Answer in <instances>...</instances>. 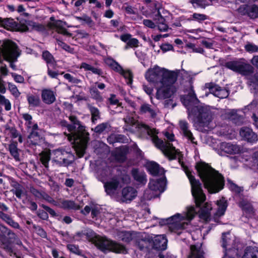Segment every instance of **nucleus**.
Masks as SVG:
<instances>
[{"label": "nucleus", "instance_id": "37998d69", "mask_svg": "<svg viewBox=\"0 0 258 258\" xmlns=\"http://www.w3.org/2000/svg\"><path fill=\"white\" fill-rule=\"evenodd\" d=\"M27 99L29 105L31 107H38L40 105L41 101L38 95H28Z\"/></svg>", "mask_w": 258, "mask_h": 258}, {"label": "nucleus", "instance_id": "603ef678", "mask_svg": "<svg viewBox=\"0 0 258 258\" xmlns=\"http://www.w3.org/2000/svg\"><path fill=\"white\" fill-rule=\"evenodd\" d=\"M68 249L72 253L77 254L78 255H82V251L79 249L78 245L69 244L67 245Z\"/></svg>", "mask_w": 258, "mask_h": 258}, {"label": "nucleus", "instance_id": "052dcab7", "mask_svg": "<svg viewBox=\"0 0 258 258\" xmlns=\"http://www.w3.org/2000/svg\"><path fill=\"white\" fill-rule=\"evenodd\" d=\"M8 88L9 90L14 96L17 98L20 96V93L19 92L17 87L15 85L11 83H9Z\"/></svg>", "mask_w": 258, "mask_h": 258}, {"label": "nucleus", "instance_id": "ea45409f", "mask_svg": "<svg viewBox=\"0 0 258 258\" xmlns=\"http://www.w3.org/2000/svg\"><path fill=\"white\" fill-rule=\"evenodd\" d=\"M9 150L11 155L13 157L15 160L17 161H20V154L19 153V150L17 148V143L13 142L9 145Z\"/></svg>", "mask_w": 258, "mask_h": 258}, {"label": "nucleus", "instance_id": "f03ea898", "mask_svg": "<svg viewBox=\"0 0 258 258\" xmlns=\"http://www.w3.org/2000/svg\"><path fill=\"white\" fill-rule=\"evenodd\" d=\"M177 80V75L175 76L173 82L168 80L156 88V98L158 100H163V104L165 108H174L177 105L176 88L173 84Z\"/></svg>", "mask_w": 258, "mask_h": 258}, {"label": "nucleus", "instance_id": "39448f33", "mask_svg": "<svg viewBox=\"0 0 258 258\" xmlns=\"http://www.w3.org/2000/svg\"><path fill=\"white\" fill-rule=\"evenodd\" d=\"M176 75L174 72L157 67L149 69L145 74V78L148 82L158 86L165 83L168 80L169 82H173Z\"/></svg>", "mask_w": 258, "mask_h": 258}, {"label": "nucleus", "instance_id": "a211bd4d", "mask_svg": "<svg viewBox=\"0 0 258 258\" xmlns=\"http://www.w3.org/2000/svg\"><path fill=\"white\" fill-rule=\"evenodd\" d=\"M104 187L107 195L114 196L119 187V179L117 177L113 176L109 181L105 182Z\"/></svg>", "mask_w": 258, "mask_h": 258}, {"label": "nucleus", "instance_id": "c03bdc74", "mask_svg": "<svg viewBox=\"0 0 258 258\" xmlns=\"http://www.w3.org/2000/svg\"><path fill=\"white\" fill-rule=\"evenodd\" d=\"M42 57L45 61L47 66L48 64L55 65L56 63L53 56L48 50H44L42 52Z\"/></svg>", "mask_w": 258, "mask_h": 258}, {"label": "nucleus", "instance_id": "9b49d317", "mask_svg": "<svg viewBox=\"0 0 258 258\" xmlns=\"http://www.w3.org/2000/svg\"><path fill=\"white\" fill-rule=\"evenodd\" d=\"M53 156L52 161L60 166H68L72 164L73 161L69 159H74L73 154L62 149H57L52 152Z\"/></svg>", "mask_w": 258, "mask_h": 258}, {"label": "nucleus", "instance_id": "69168bd1", "mask_svg": "<svg viewBox=\"0 0 258 258\" xmlns=\"http://www.w3.org/2000/svg\"><path fill=\"white\" fill-rule=\"evenodd\" d=\"M27 24L31 27L32 29L38 31H41L43 28L42 25L33 21H29Z\"/></svg>", "mask_w": 258, "mask_h": 258}, {"label": "nucleus", "instance_id": "a18cd8bd", "mask_svg": "<svg viewBox=\"0 0 258 258\" xmlns=\"http://www.w3.org/2000/svg\"><path fill=\"white\" fill-rule=\"evenodd\" d=\"M191 256L192 258H205L204 252L200 247L191 245L190 247Z\"/></svg>", "mask_w": 258, "mask_h": 258}, {"label": "nucleus", "instance_id": "c756f323", "mask_svg": "<svg viewBox=\"0 0 258 258\" xmlns=\"http://www.w3.org/2000/svg\"><path fill=\"white\" fill-rule=\"evenodd\" d=\"M153 4L154 7V9L152 10L153 13H155L157 12V14H156L154 17V20L158 24L165 23V19L161 15L160 12V9L161 7L160 4L158 2H154Z\"/></svg>", "mask_w": 258, "mask_h": 258}, {"label": "nucleus", "instance_id": "bf43d9fd", "mask_svg": "<svg viewBox=\"0 0 258 258\" xmlns=\"http://www.w3.org/2000/svg\"><path fill=\"white\" fill-rule=\"evenodd\" d=\"M189 2L195 8H204L208 5L206 2L204 0H189Z\"/></svg>", "mask_w": 258, "mask_h": 258}, {"label": "nucleus", "instance_id": "2eb2a0df", "mask_svg": "<svg viewBox=\"0 0 258 258\" xmlns=\"http://www.w3.org/2000/svg\"><path fill=\"white\" fill-rule=\"evenodd\" d=\"M237 11L240 15L247 16L251 19L258 17V7L255 5H242L238 8Z\"/></svg>", "mask_w": 258, "mask_h": 258}, {"label": "nucleus", "instance_id": "8fccbe9b", "mask_svg": "<svg viewBox=\"0 0 258 258\" xmlns=\"http://www.w3.org/2000/svg\"><path fill=\"white\" fill-rule=\"evenodd\" d=\"M110 127L108 122H103L97 125L94 129H92L95 133L98 134H102L107 128Z\"/></svg>", "mask_w": 258, "mask_h": 258}, {"label": "nucleus", "instance_id": "bb28decb", "mask_svg": "<svg viewBox=\"0 0 258 258\" xmlns=\"http://www.w3.org/2000/svg\"><path fill=\"white\" fill-rule=\"evenodd\" d=\"M147 169L150 173L153 176H159L164 174V168L155 162H151L147 165Z\"/></svg>", "mask_w": 258, "mask_h": 258}, {"label": "nucleus", "instance_id": "6e6552de", "mask_svg": "<svg viewBox=\"0 0 258 258\" xmlns=\"http://www.w3.org/2000/svg\"><path fill=\"white\" fill-rule=\"evenodd\" d=\"M95 245L99 250L104 253L111 251L115 253L126 254L128 252L124 245L104 237L98 238Z\"/></svg>", "mask_w": 258, "mask_h": 258}, {"label": "nucleus", "instance_id": "0e129e2a", "mask_svg": "<svg viewBox=\"0 0 258 258\" xmlns=\"http://www.w3.org/2000/svg\"><path fill=\"white\" fill-rule=\"evenodd\" d=\"M37 215L39 218H40L41 219H42L43 220L47 221L48 219V213H47V211H46L45 210H43L39 209L37 211Z\"/></svg>", "mask_w": 258, "mask_h": 258}, {"label": "nucleus", "instance_id": "c85d7f7f", "mask_svg": "<svg viewBox=\"0 0 258 258\" xmlns=\"http://www.w3.org/2000/svg\"><path fill=\"white\" fill-rule=\"evenodd\" d=\"M239 206L245 215L246 218H251L254 215V211L252 206L246 201L242 200L239 203Z\"/></svg>", "mask_w": 258, "mask_h": 258}, {"label": "nucleus", "instance_id": "09e8293b", "mask_svg": "<svg viewBox=\"0 0 258 258\" xmlns=\"http://www.w3.org/2000/svg\"><path fill=\"white\" fill-rule=\"evenodd\" d=\"M238 249L236 248L235 246L228 248L224 250V255L230 258H235L238 256Z\"/></svg>", "mask_w": 258, "mask_h": 258}, {"label": "nucleus", "instance_id": "ddd939ff", "mask_svg": "<svg viewBox=\"0 0 258 258\" xmlns=\"http://www.w3.org/2000/svg\"><path fill=\"white\" fill-rule=\"evenodd\" d=\"M180 214H176L168 218L162 219L160 223L161 225H169V228L172 232L184 228L185 223L180 222Z\"/></svg>", "mask_w": 258, "mask_h": 258}, {"label": "nucleus", "instance_id": "1a4fd4ad", "mask_svg": "<svg viewBox=\"0 0 258 258\" xmlns=\"http://www.w3.org/2000/svg\"><path fill=\"white\" fill-rule=\"evenodd\" d=\"M191 184V191L197 207H200L206 201V197L202 189V184L196 179L188 170H185Z\"/></svg>", "mask_w": 258, "mask_h": 258}, {"label": "nucleus", "instance_id": "b1692460", "mask_svg": "<svg viewBox=\"0 0 258 258\" xmlns=\"http://www.w3.org/2000/svg\"><path fill=\"white\" fill-rule=\"evenodd\" d=\"M220 149L226 153L229 154H238L241 151V147L230 143L223 142L220 144Z\"/></svg>", "mask_w": 258, "mask_h": 258}, {"label": "nucleus", "instance_id": "f8f14e48", "mask_svg": "<svg viewBox=\"0 0 258 258\" xmlns=\"http://www.w3.org/2000/svg\"><path fill=\"white\" fill-rule=\"evenodd\" d=\"M191 114L197 116L198 121L203 125H208L212 120V112L207 106L199 105L192 109Z\"/></svg>", "mask_w": 258, "mask_h": 258}, {"label": "nucleus", "instance_id": "7c9ffc66", "mask_svg": "<svg viewBox=\"0 0 258 258\" xmlns=\"http://www.w3.org/2000/svg\"><path fill=\"white\" fill-rule=\"evenodd\" d=\"M136 245L141 250L145 249H149L151 245V236L147 235L144 238L136 239Z\"/></svg>", "mask_w": 258, "mask_h": 258}, {"label": "nucleus", "instance_id": "393cba45", "mask_svg": "<svg viewBox=\"0 0 258 258\" xmlns=\"http://www.w3.org/2000/svg\"><path fill=\"white\" fill-rule=\"evenodd\" d=\"M217 204L218 207L216 213L214 214L213 219L215 222H218V219L224 215L228 204L227 201L224 198L217 201Z\"/></svg>", "mask_w": 258, "mask_h": 258}, {"label": "nucleus", "instance_id": "9d476101", "mask_svg": "<svg viewBox=\"0 0 258 258\" xmlns=\"http://www.w3.org/2000/svg\"><path fill=\"white\" fill-rule=\"evenodd\" d=\"M188 88L186 89L187 94L182 95L180 100L183 105L187 108L188 113L192 112V109L199 106V100L194 90L193 80L191 78L188 80Z\"/></svg>", "mask_w": 258, "mask_h": 258}, {"label": "nucleus", "instance_id": "2f4dec72", "mask_svg": "<svg viewBox=\"0 0 258 258\" xmlns=\"http://www.w3.org/2000/svg\"><path fill=\"white\" fill-rule=\"evenodd\" d=\"M80 205L76 203L74 201L70 200H62L61 209L64 210H78L80 209Z\"/></svg>", "mask_w": 258, "mask_h": 258}, {"label": "nucleus", "instance_id": "774afa93", "mask_svg": "<svg viewBox=\"0 0 258 258\" xmlns=\"http://www.w3.org/2000/svg\"><path fill=\"white\" fill-rule=\"evenodd\" d=\"M249 81L250 85L253 86H258V73H256L254 75L251 77Z\"/></svg>", "mask_w": 258, "mask_h": 258}, {"label": "nucleus", "instance_id": "a19ab883", "mask_svg": "<svg viewBox=\"0 0 258 258\" xmlns=\"http://www.w3.org/2000/svg\"><path fill=\"white\" fill-rule=\"evenodd\" d=\"M234 246V240L228 237L224 233H223L222 237V246L224 249V250Z\"/></svg>", "mask_w": 258, "mask_h": 258}, {"label": "nucleus", "instance_id": "f3484780", "mask_svg": "<svg viewBox=\"0 0 258 258\" xmlns=\"http://www.w3.org/2000/svg\"><path fill=\"white\" fill-rule=\"evenodd\" d=\"M242 114L237 112L236 110H229L225 112L223 115L224 118L231 120L233 123L240 125L243 124L244 121V113L242 112Z\"/></svg>", "mask_w": 258, "mask_h": 258}, {"label": "nucleus", "instance_id": "79ce46f5", "mask_svg": "<svg viewBox=\"0 0 258 258\" xmlns=\"http://www.w3.org/2000/svg\"><path fill=\"white\" fill-rule=\"evenodd\" d=\"M80 68L81 69H84L85 71H91L92 73L99 76H102L103 74V72L101 69L92 67L90 64H89L86 62H82L81 64Z\"/></svg>", "mask_w": 258, "mask_h": 258}, {"label": "nucleus", "instance_id": "13d9d810", "mask_svg": "<svg viewBox=\"0 0 258 258\" xmlns=\"http://www.w3.org/2000/svg\"><path fill=\"white\" fill-rule=\"evenodd\" d=\"M6 239L7 238L6 236H4V237H3V239H2V244L4 245L3 248L6 251L9 253H13V248L12 247L10 242H9L8 240H6Z\"/></svg>", "mask_w": 258, "mask_h": 258}, {"label": "nucleus", "instance_id": "4d7b16f0", "mask_svg": "<svg viewBox=\"0 0 258 258\" xmlns=\"http://www.w3.org/2000/svg\"><path fill=\"white\" fill-rule=\"evenodd\" d=\"M119 179V184L121 181L124 184L129 183L131 181V177L129 175L125 173H121L120 175L115 176Z\"/></svg>", "mask_w": 258, "mask_h": 258}, {"label": "nucleus", "instance_id": "338daca9", "mask_svg": "<svg viewBox=\"0 0 258 258\" xmlns=\"http://www.w3.org/2000/svg\"><path fill=\"white\" fill-rule=\"evenodd\" d=\"M30 192L36 198L41 199L44 191H40L34 187H31L30 188Z\"/></svg>", "mask_w": 258, "mask_h": 258}, {"label": "nucleus", "instance_id": "0eeeda50", "mask_svg": "<svg viewBox=\"0 0 258 258\" xmlns=\"http://www.w3.org/2000/svg\"><path fill=\"white\" fill-rule=\"evenodd\" d=\"M225 67L242 76H249L253 73V67L244 58H239L225 63Z\"/></svg>", "mask_w": 258, "mask_h": 258}, {"label": "nucleus", "instance_id": "c9c22d12", "mask_svg": "<svg viewBox=\"0 0 258 258\" xmlns=\"http://www.w3.org/2000/svg\"><path fill=\"white\" fill-rule=\"evenodd\" d=\"M87 106L91 113L92 122L95 124L96 121L100 118V112L97 107L90 104H87Z\"/></svg>", "mask_w": 258, "mask_h": 258}, {"label": "nucleus", "instance_id": "3c124183", "mask_svg": "<svg viewBox=\"0 0 258 258\" xmlns=\"http://www.w3.org/2000/svg\"><path fill=\"white\" fill-rule=\"evenodd\" d=\"M245 50L249 53H252L258 52V45L253 43L247 42L244 46Z\"/></svg>", "mask_w": 258, "mask_h": 258}, {"label": "nucleus", "instance_id": "a878e982", "mask_svg": "<svg viewBox=\"0 0 258 258\" xmlns=\"http://www.w3.org/2000/svg\"><path fill=\"white\" fill-rule=\"evenodd\" d=\"M28 138L29 139L28 143L29 146L31 147L33 146L40 145L43 141V138L40 134L38 132L35 131H31L28 136Z\"/></svg>", "mask_w": 258, "mask_h": 258}, {"label": "nucleus", "instance_id": "49530a36", "mask_svg": "<svg viewBox=\"0 0 258 258\" xmlns=\"http://www.w3.org/2000/svg\"><path fill=\"white\" fill-rule=\"evenodd\" d=\"M90 93L92 98L97 102H102L103 98L100 94V92L98 91L96 87H92L90 88Z\"/></svg>", "mask_w": 258, "mask_h": 258}, {"label": "nucleus", "instance_id": "f704fd0d", "mask_svg": "<svg viewBox=\"0 0 258 258\" xmlns=\"http://www.w3.org/2000/svg\"><path fill=\"white\" fill-rule=\"evenodd\" d=\"M0 25L8 30H10L16 28L17 27V23L12 18H0Z\"/></svg>", "mask_w": 258, "mask_h": 258}, {"label": "nucleus", "instance_id": "4be33fe9", "mask_svg": "<svg viewBox=\"0 0 258 258\" xmlns=\"http://www.w3.org/2000/svg\"><path fill=\"white\" fill-rule=\"evenodd\" d=\"M165 183L163 178L151 179L148 184L149 188L152 191H159V195L165 190Z\"/></svg>", "mask_w": 258, "mask_h": 258}, {"label": "nucleus", "instance_id": "20e7f679", "mask_svg": "<svg viewBox=\"0 0 258 258\" xmlns=\"http://www.w3.org/2000/svg\"><path fill=\"white\" fill-rule=\"evenodd\" d=\"M69 119L71 122V133L64 134L68 137L70 141L79 142L83 144L88 143L89 140V134L86 131V126L82 124L77 116L70 115Z\"/></svg>", "mask_w": 258, "mask_h": 258}, {"label": "nucleus", "instance_id": "dca6fc26", "mask_svg": "<svg viewBox=\"0 0 258 258\" xmlns=\"http://www.w3.org/2000/svg\"><path fill=\"white\" fill-rule=\"evenodd\" d=\"M168 240L163 235L151 236V245L152 248L157 251H163L167 248Z\"/></svg>", "mask_w": 258, "mask_h": 258}, {"label": "nucleus", "instance_id": "de8ad7c7", "mask_svg": "<svg viewBox=\"0 0 258 258\" xmlns=\"http://www.w3.org/2000/svg\"><path fill=\"white\" fill-rule=\"evenodd\" d=\"M227 182V184L229 185V189L233 192H234L236 194H238L243 191V187L239 186L238 185L234 183L230 179H228Z\"/></svg>", "mask_w": 258, "mask_h": 258}, {"label": "nucleus", "instance_id": "72a5a7b5", "mask_svg": "<svg viewBox=\"0 0 258 258\" xmlns=\"http://www.w3.org/2000/svg\"><path fill=\"white\" fill-rule=\"evenodd\" d=\"M66 22L61 20L55 21L51 24L52 26L56 29V31L58 33L62 34L65 35H71V34L64 28V26Z\"/></svg>", "mask_w": 258, "mask_h": 258}, {"label": "nucleus", "instance_id": "473e14b6", "mask_svg": "<svg viewBox=\"0 0 258 258\" xmlns=\"http://www.w3.org/2000/svg\"><path fill=\"white\" fill-rule=\"evenodd\" d=\"M128 152L127 147H123L118 149L114 154L115 160L120 163H123L126 160V155Z\"/></svg>", "mask_w": 258, "mask_h": 258}, {"label": "nucleus", "instance_id": "5701e85b", "mask_svg": "<svg viewBox=\"0 0 258 258\" xmlns=\"http://www.w3.org/2000/svg\"><path fill=\"white\" fill-rule=\"evenodd\" d=\"M122 199L123 202H131L137 196V190L132 186H126L122 189Z\"/></svg>", "mask_w": 258, "mask_h": 258}, {"label": "nucleus", "instance_id": "6ab92c4d", "mask_svg": "<svg viewBox=\"0 0 258 258\" xmlns=\"http://www.w3.org/2000/svg\"><path fill=\"white\" fill-rule=\"evenodd\" d=\"M239 134L241 138L247 142L254 143L258 141V136L249 127H242L241 128Z\"/></svg>", "mask_w": 258, "mask_h": 258}, {"label": "nucleus", "instance_id": "680f3d73", "mask_svg": "<svg viewBox=\"0 0 258 258\" xmlns=\"http://www.w3.org/2000/svg\"><path fill=\"white\" fill-rule=\"evenodd\" d=\"M63 77L71 83L78 84L81 82V80L80 79L74 77L70 74H65L63 75Z\"/></svg>", "mask_w": 258, "mask_h": 258}, {"label": "nucleus", "instance_id": "864d4df0", "mask_svg": "<svg viewBox=\"0 0 258 258\" xmlns=\"http://www.w3.org/2000/svg\"><path fill=\"white\" fill-rule=\"evenodd\" d=\"M40 206L44 210L47 211V213H48L51 216L53 217H58L57 219L58 220H60L61 218V216L59 215L58 213H56L54 210L50 208L49 207L46 206L44 204L40 205Z\"/></svg>", "mask_w": 258, "mask_h": 258}, {"label": "nucleus", "instance_id": "aec40b11", "mask_svg": "<svg viewBox=\"0 0 258 258\" xmlns=\"http://www.w3.org/2000/svg\"><path fill=\"white\" fill-rule=\"evenodd\" d=\"M179 125L180 130V133L188 141H190L194 144H197V142L195 141V138L192 133L189 130V124L185 120H180L179 121Z\"/></svg>", "mask_w": 258, "mask_h": 258}, {"label": "nucleus", "instance_id": "6e6d98bb", "mask_svg": "<svg viewBox=\"0 0 258 258\" xmlns=\"http://www.w3.org/2000/svg\"><path fill=\"white\" fill-rule=\"evenodd\" d=\"M0 231L4 234H6L10 237V239H15L16 235L11 230L9 229L5 226L0 225Z\"/></svg>", "mask_w": 258, "mask_h": 258}, {"label": "nucleus", "instance_id": "f257e3e1", "mask_svg": "<svg viewBox=\"0 0 258 258\" xmlns=\"http://www.w3.org/2000/svg\"><path fill=\"white\" fill-rule=\"evenodd\" d=\"M195 168L205 187L210 193L218 192L224 188V176L208 164L203 161L198 162L196 163Z\"/></svg>", "mask_w": 258, "mask_h": 258}, {"label": "nucleus", "instance_id": "58836bf2", "mask_svg": "<svg viewBox=\"0 0 258 258\" xmlns=\"http://www.w3.org/2000/svg\"><path fill=\"white\" fill-rule=\"evenodd\" d=\"M241 258H258V247H247Z\"/></svg>", "mask_w": 258, "mask_h": 258}, {"label": "nucleus", "instance_id": "4468645a", "mask_svg": "<svg viewBox=\"0 0 258 258\" xmlns=\"http://www.w3.org/2000/svg\"><path fill=\"white\" fill-rule=\"evenodd\" d=\"M205 88L209 89L210 93L220 99L226 98L229 95V90L213 82L206 83Z\"/></svg>", "mask_w": 258, "mask_h": 258}, {"label": "nucleus", "instance_id": "412c9836", "mask_svg": "<svg viewBox=\"0 0 258 258\" xmlns=\"http://www.w3.org/2000/svg\"><path fill=\"white\" fill-rule=\"evenodd\" d=\"M131 174L138 185L143 186L146 184L147 179L145 172L138 168H133L131 170Z\"/></svg>", "mask_w": 258, "mask_h": 258}, {"label": "nucleus", "instance_id": "5fc2aeb1", "mask_svg": "<svg viewBox=\"0 0 258 258\" xmlns=\"http://www.w3.org/2000/svg\"><path fill=\"white\" fill-rule=\"evenodd\" d=\"M0 104L5 106V109L7 111H9L11 109V104L10 101L6 97L0 94Z\"/></svg>", "mask_w": 258, "mask_h": 258}, {"label": "nucleus", "instance_id": "e2e57ef3", "mask_svg": "<svg viewBox=\"0 0 258 258\" xmlns=\"http://www.w3.org/2000/svg\"><path fill=\"white\" fill-rule=\"evenodd\" d=\"M57 43L58 45H59L63 49L65 50L66 51L71 53L74 52V49L71 47L70 46L65 43L64 42L60 40H58Z\"/></svg>", "mask_w": 258, "mask_h": 258}, {"label": "nucleus", "instance_id": "cd10ccee", "mask_svg": "<svg viewBox=\"0 0 258 258\" xmlns=\"http://www.w3.org/2000/svg\"><path fill=\"white\" fill-rule=\"evenodd\" d=\"M41 98L43 102L47 104H51L56 100L54 92L50 89H43L41 92Z\"/></svg>", "mask_w": 258, "mask_h": 258}, {"label": "nucleus", "instance_id": "423d86ee", "mask_svg": "<svg viewBox=\"0 0 258 258\" xmlns=\"http://www.w3.org/2000/svg\"><path fill=\"white\" fill-rule=\"evenodd\" d=\"M20 55L18 46L14 42L10 40H0V61L4 56L10 62V67L15 70L16 66L14 62Z\"/></svg>", "mask_w": 258, "mask_h": 258}, {"label": "nucleus", "instance_id": "7ed1b4c3", "mask_svg": "<svg viewBox=\"0 0 258 258\" xmlns=\"http://www.w3.org/2000/svg\"><path fill=\"white\" fill-rule=\"evenodd\" d=\"M141 127L144 128L147 134L152 138V141L155 146L160 149L163 154L168 157L169 160L175 159L178 153L173 145L170 143L165 144L163 141L158 138L157 134L158 131L154 128H151L146 124H142Z\"/></svg>", "mask_w": 258, "mask_h": 258}, {"label": "nucleus", "instance_id": "4c0bfd02", "mask_svg": "<svg viewBox=\"0 0 258 258\" xmlns=\"http://www.w3.org/2000/svg\"><path fill=\"white\" fill-rule=\"evenodd\" d=\"M140 112L141 114L148 113L152 118H155L157 115L155 111L151 107V105L147 103H144L141 105Z\"/></svg>", "mask_w": 258, "mask_h": 258}, {"label": "nucleus", "instance_id": "e433bc0d", "mask_svg": "<svg viewBox=\"0 0 258 258\" xmlns=\"http://www.w3.org/2000/svg\"><path fill=\"white\" fill-rule=\"evenodd\" d=\"M118 236L121 241L128 243L135 238L136 234L133 232L122 231L118 234Z\"/></svg>", "mask_w": 258, "mask_h": 258}]
</instances>
